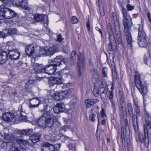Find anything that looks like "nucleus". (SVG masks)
Returning <instances> with one entry per match:
<instances>
[{
    "mask_svg": "<svg viewBox=\"0 0 151 151\" xmlns=\"http://www.w3.org/2000/svg\"><path fill=\"white\" fill-rule=\"evenodd\" d=\"M49 112H47L41 116L38 121L40 127L45 128L46 127L51 128L54 124L53 118L52 116L50 115Z\"/></svg>",
    "mask_w": 151,
    "mask_h": 151,
    "instance_id": "f257e3e1",
    "label": "nucleus"
},
{
    "mask_svg": "<svg viewBox=\"0 0 151 151\" xmlns=\"http://www.w3.org/2000/svg\"><path fill=\"white\" fill-rule=\"evenodd\" d=\"M107 30L110 42L108 44V49L109 54H112L113 51L116 52L117 51V47L111 25L110 23H109L107 24Z\"/></svg>",
    "mask_w": 151,
    "mask_h": 151,
    "instance_id": "f03ea898",
    "label": "nucleus"
},
{
    "mask_svg": "<svg viewBox=\"0 0 151 151\" xmlns=\"http://www.w3.org/2000/svg\"><path fill=\"white\" fill-rule=\"evenodd\" d=\"M135 86L142 94L146 95L147 92L146 84L141 81L139 74L137 73L134 75Z\"/></svg>",
    "mask_w": 151,
    "mask_h": 151,
    "instance_id": "7ed1b4c3",
    "label": "nucleus"
},
{
    "mask_svg": "<svg viewBox=\"0 0 151 151\" xmlns=\"http://www.w3.org/2000/svg\"><path fill=\"white\" fill-rule=\"evenodd\" d=\"M0 8V20L3 19L4 18L10 19L16 17L17 16V13L9 8L6 7Z\"/></svg>",
    "mask_w": 151,
    "mask_h": 151,
    "instance_id": "20e7f679",
    "label": "nucleus"
},
{
    "mask_svg": "<svg viewBox=\"0 0 151 151\" xmlns=\"http://www.w3.org/2000/svg\"><path fill=\"white\" fill-rule=\"evenodd\" d=\"M57 48L55 46L45 47L40 50L39 54H37L38 57L41 55L49 56L53 55L55 52L58 51Z\"/></svg>",
    "mask_w": 151,
    "mask_h": 151,
    "instance_id": "39448f33",
    "label": "nucleus"
},
{
    "mask_svg": "<svg viewBox=\"0 0 151 151\" xmlns=\"http://www.w3.org/2000/svg\"><path fill=\"white\" fill-rule=\"evenodd\" d=\"M78 75L81 76L83 74L85 67L84 54L83 52L80 53L78 61Z\"/></svg>",
    "mask_w": 151,
    "mask_h": 151,
    "instance_id": "423d86ee",
    "label": "nucleus"
},
{
    "mask_svg": "<svg viewBox=\"0 0 151 151\" xmlns=\"http://www.w3.org/2000/svg\"><path fill=\"white\" fill-rule=\"evenodd\" d=\"M71 91L70 89H68L60 92H56L52 94V97L56 101L62 100L70 95L71 93Z\"/></svg>",
    "mask_w": 151,
    "mask_h": 151,
    "instance_id": "0eeeda50",
    "label": "nucleus"
},
{
    "mask_svg": "<svg viewBox=\"0 0 151 151\" xmlns=\"http://www.w3.org/2000/svg\"><path fill=\"white\" fill-rule=\"evenodd\" d=\"M124 23V35L126 37L128 43L130 45L132 48V37L130 32L131 26H129Z\"/></svg>",
    "mask_w": 151,
    "mask_h": 151,
    "instance_id": "6e6552de",
    "label": "nucleus"
},
{
    "mask_svg": "<svg viewBox=\"0 0 151 151\" xmlns=\"http://www.w3.org/2000/svg\"><path fill=\"white\" fill-rule=\"evenodd\" d=\"M136 140L137 142L142 143L144 142L145 146L147 147L149 146V140L147 137H145V134L143 135V133L141 132H139L137 134Z\"/></svg>",
    "mask_w": 151,
    "mask_h": 151,
    "instance_id": "1a4fd4ad",
    "label": "nucleus"
},
{
    "mask_svg": "<svg viewBox=\"0 0 151 151\" xmlns=\"http://www.w3.org/2000/svg\"><path fill=\"white\" fill-rule=\"evenodd\" d=\"M122 12L124 18V20H123V25H124V23H125L124 24L126 25H128L129 26H132V19L130 17L126 9L123 8Z\"/></svg>",
    "mask_w": 151,
    "mask_h": 151,
    "instance_id": "9d476101",
    "label": "nucleus"
},
{
    "mask_svg": "<svg viewBox=\"0 0 151 151\" xmlns=\"http://www.w3.org/2000/svg\"><path fill=\"white\" fill-rule=\"evenodd\" d=\"M63 80L61 77L59 78L51 77L50 78L48 83L50 87L53 86L56 84H60L62 83Z\"/></svg>",
    "mask_w": 151,
    "mask_h": 151,
    "instance_id": "9b49d317",
    "label": "nucleus"
},
{
    "mask_svg": "<svg viewBox=\"0 0 151 151\" xmlns=\"http://www.w3.org/2000/svg\"><path fill=\"white\" fill-rule=\"evenodd\" d=\"M6 146L9 148L10 151H26L25 148L20 149L19 147L16 146L14 144L13 142H7Z\"/></svg>",
    "mask_w": 151,
    "mask_h": 151,
    "instance_id": "f8f14e48",
    "label": "nucleus"
},
{
    "mask_svg": "<svg viewBox=\"0 0 151 151\" xmlns=\"http://www.w3.org/2000/svg\"><path fill=\"white\" fill-rule=\"evenodd\" d=\"M25 51L26 54L29 57L34 56L35 52V46L33 44L27 45L25 47Z\"/></svg>",
    "mask_w": 151,
    "mask_h": 151,
    "instance_id": "ddd939ff",
    "label": "nucleus"
},
{
    "mask_svg": "<svg viewBox=\"0 0 151 151\" xmlns=\"http://www.w3.org/2000/svg\"><path fill=\"white\" fill-rule=\"evenodd\" d=\"M7 131V129L4 128L2 131H0V133L2 136L5 139L9 140V142H13V139L15 138V137L12 135H8V133L6 132Z\"/></svg>",
    "mask_w": 151,
    "mask_h": 151,
    "instance_id": "4468645a",
    "label": "nucleus"
},
{
    "mask_svg": "<svg viewBox=\"0 0 151 151\" xmlns=\"http://www.w3.org/2000/svg\"><path fill=\"white\" fill-rule=\"evenodd\" d=\"M20 53L17 49L8 53L9 58L12 60H18L19 58Z\"/></svg>",
    "mask_w": 151,
    "mask_h": 151,
    "instance_id": "2eb2a0df",
    "label": "nucleus"
},
{
    "mask_svg": "<svg viewBox=\"0 0 151 151\" xmlns=\"http://www.w3.org/2000/svg\"><path fill=\"white\" fill-rule=\"evenodd\" d=\"M56 69L55 67L53 66L50 64L49 65L45 66L44 68V70H43L44 73H45L49 75H55V72Z\"/></svg>",
    "mask_w": 151,
    "mask_h": 151,
    "instance_id": "dca6fc26",
    "label": "nucleus"
},
{
    "mask_svg": "<svg viewBox=\"0 0 151 151\" xmlns=\"http://www.w3.org/2000/svg\"><path fill=\"white\" fill-rule=\"evenodd\" d=\"M15 116L13 113L6 112L3 114V119L6 122H9L13 120Z\"/></svg>",
    "mask_w": 151,
    "mask_h": 151,
    "instance_id": "f3484780",
    "label": "nucleus"
},
{
    "mask_svg": "<svg viewBox=\"0 0 151 151\" xmlns=\"http://www.w3.org/2000/svg\"><path fill=\"white\" fill-rule=\"evenodd\" d=\"M138 39H148L145 31L143 30V25L142 24H139Z\"/></svg>",
    "mask_w": 151,
    "mask_h": 151,
    "instance_id": "a211bd4d",
    "label": "nucleus"
},
{
    "mask_svg": "<svg viewBox=\"0 0 151 151\" xmlns=\"http://www.w3.org/2000/svg\"><path fill=\"white\" fill-rule=\"evenodd\" d=\"M123 129V127L122 126V127L121 128V137L122 142V145L126 147V151H129L130 146V142H129V139L127 140V142L124 141V130Z\"/></svg>",
    "mask_w": 151,
    "mask_h": 151,
    "instance_id": "6ab92c4d",
    "label": "nucleus"
},
{
    "mask_svg": "<svg viewBox=\"0 0 151 151\" xmlns=\"http://www.w3.org/2000/svg\"><path fill=\"white\" fill-rule=\"evenodd\" d=\"M40 101L37 99H32L29 100V107L30 109L38 107L40 104Z\"/></svg>",
    "mask_w": 151,
    "mask_h": 151,
    "instance_id": "aec40b11",
    "label": "nucleus"
},
{
    "mask_svg": "<svg viewBox=\"0 0 151 151\" xmlns=\"http://www.w3.org/2000/svg\"><path fill=\"white\" fill-rule=\"evenodd\" d=\"M63 57L61 56H57L54 59L52 60L50 63L51 65L55 67V68L59 66L61 64Z\"/></svg>",
    "mask_w": 151,
    "mask_h": 151,
    "instance_id": "412c9836",
    "label": "nucleus"
},
{
    "mask_svg": "<svg viewBox=\"0 0 151 151\" xmlns=\"http://www.w3.org/2000/svg\"><path fill=\"white\" fill-rule=\"evenodd\" d=\"M8 58V54L5 51H0V64L5 63Z\"/></svg>",
    "mask_w": 151,
    "mask_h": 151,
    "instance_id": "4be33fe9",
    "label": "nucleus"
},
{
    "mask_svg": "<svg viewBox=\"0 0 151 151\" xmlns=\"http://www.w3.org/2000/svg\"><path fill=\"white\" fill-rule=\"evenodd\" d=\"M99 101V100L97 99H88L85 100V103L86 107L87 108H89L91 107V106H93L95 104Z\"/></svg>",
    "mask_w": 151,
    "mask_h": 151,
    "instance_id": "5701e85b",
    "label": "nucleus"
},
{
    "mask_svg": "<svg viewBox=\"0 0 151 151\" xmlns=\"http://www.w3.org/2000/svg\"><path fill=\"white\" fill-rule=\"evenodd\" d=\"M36 82V81L34 80H30L27 81L26 84L25 88L26 91L29 92L32 91V88L33 85Z\"/></svg>",
    "mask_w": 151,
    "mask_h": 151,
    "instance_id": "b1692460",
    "label": "nucleus"
},
{
    "mask_svg": "<svg viewBox=\"0 0 151 151\" xmlns=\"http://www.w3.org/2000/svg\"><path fill=\"white\" fill-rule=\"evenodd\" d=\"M54 146L48 143H46L44 144L42 147V151H53Z\"/></svg>",
    "mask_w": 151,
    "mask_h": 151,
    "instance_id": "393cba45",
    "label": "nucleus"
},
{
    "mask_svg": "<svg viewBox=\"0 0 151 151\" xmlns=\"http://www.w3.org/2000/svg\"><path fill=\"white\" fill-rule=\"evenodd\" d=\"M114 29L118 43L119 44H121L122 43V41L121 37V32L120 27H117L114 28Z\"/></svg>",
    "mask_w": 151,
    "mask_h": 151,
    "instance_id": "a878e982",
    "label": "nucleus"
},
{
    "mask_svg": "<svg viewBox=\"0 0 151 151\" xmlns=\"http://www.w3.org/2000/svg\"><path fill=\"white\" fill-rule=\"evenodd\" d=\"M45 67L42 65L36 63V65L34 68V69L37 73H44L43 70H44Z\"/></svg>",
    "mask_w": 151,
    "mask_h": 151,
    "instance_id": "bb28decb",
    "label": "nucleus"
},
{
    "mask_svg": "<svg viewBox=\"0 0 151 151\" xmlns=\"http://www.w3.org/2000/svg\"><path fill=\"white\" fill-rule=\"evenodd\" d=\"M41 135L39 133H36L32 134L29 137V139L34 143H36L39 141Z\"/></svg>",
    "mask_w": 151,
    "mask_h": 151,
    "instance_id": "cd10ccee",
    "label": "nucleus"
},
{
    "mask_svg": "<svg viewBox=\"0 0 151 151\" xmlns=\"http://www.w3.org/2000/svg\"><path fill=\"white\" fill-rule=\"evenodd\" d=\"M144 133L146 137L151 134V124L144 125Z\"/></svg>",
    "mask_w": 151,
    "mask_h": 151,
    "instance_id": "c85d7f7f",
    "label": "nucleus"
},
{
    "mask_svg": "<svg viewBox=\"0 0 151 151\" xmlns=\"http://www.w3.org/2000/svg\"><path fill=\"white\" fill-rule=\"evenodd\" d=\"M147 39H138L139 41L138 43L139 46L142 47H146L148 45Z\"/></svg>",
    "mask_w": 151,
    "mask_h": 151,
    "instance_id": "c756f323",
    "label": "nucleus"
},
{
    "mask_svg": "<svg viewBox=\"0 0 151 151\" xmlns=\"http://www.w3.org/2000/svg\"><path fill=\"white\" fill-rule=\"evenodd\" d=\"M132 119L134 129L135 131H137L138 129V125L137 116L135 115H133Z\"/></svg>",
    "mask_w": 151,
    "mask_h": 151,
    "instance_id": "7c9ffc66",
    "label": "nucleus"
},
{
    "mask_svg": "<svg viewBox=\"0 0 151 151\" xmlns=\"http://www.w3.org/2000/svg\"><path fill=\"white\" fill-rule=\"evenodd\" d=\"M34 19L37 22L43 21L45 19V15L42 14H37L34 16Z\"/></svg>",
    "mask_w": 151,
    "mask_h": 151,
    "instance_id": "2f4dec72",
    "label": "nucleus"
},
{
    "mask_svg": "<svg viewBox=\"0 0 151 151\" xmlns=\"http://www.w3.org/2000/svg\"><path fill=\"white\" fill-rule=\"evenodd\" d=\"M15 138L13 139V141L14 140H16V142L19 144L20 145L26 146L28 144V141L27 140H24L22 139H18L15 137Z\"/></svg>",
    "mask_w": 151,
    "mask_h": 151,
    "instance_id": "473e14b6",
    "label": "nucleus"
},
{
    "mask_svg": "<svg viewBox=\"0 0 151 151\" xmlns=\"http://www.w3.org/2000/svg\"><path fill=\"white\" fill-rule=\"evenodd\" d=\"M112 16L113 19L114 21V28H116L117 27H119L120 25L119 23V21L117 19V18L115 13H113L112 14Z\"/></svg>",
    "mask_w": 151,
    "mask_h": 151,
    "instance_id": "72a5a7b5",
    "label": "nucleus"
},
{
    "mask_svg": "<svg viewBox=\"0 0 151 151\" xmlns=\"http://www.w3.org/2000/svg\"><path fill=\"white\" fill-rule=\"evenodd\" d=\"M92 74V77L93 78H95L96 80H97L100 77V76L99 73V72L96 69L94 68L91 71Z\"/></svg>",
    "mask_w": 151,
    "mask_h": 151,
    "instance_id": "f704fd0d",
    "label": "nucleus"
},
{
    "mask_svg": "<svg viewBox=\"0 0 151 151\" xmlns=\"http://www.w3.org/2000/svg\"><path fill=\"white\" fill-rule=\"evenodd\" d=\"M145 123L144 125L151 124V117L149 114L146 112L145 114Z\"/></svg>",
    "mask_w": 151,
    "mask_h": 151,
    "instance_id": "c9c22d12",
    "label": "nucleus"
},
{
    "mask_svg": "<svg viewBox=\"0 0 151 151\" xmlns=\"http://www.w3.org/2000/svg\"><path fill=\"white\" fill-rule=\"evenodd\" d=\"M99 83L100 84L101 87V93L100 94H101V98L104 99L106 97V92L105 91L104 88H103L102 83L101 81H99Z\"/></svg>",
    "mask_w": 151,
    "mask_h": 151,
    "instance_id": "e433bc0d",
    "label": "nucleus"
},
{
    "mask_svg": "<svg viewBox=\"0 0 151 151\" xmlns=\"http://www.w3.org/2000/svg\"><path fill=\"white\" fill-rule=\"evenodd\" d=\"M21 5L19 6H20L25 9L30 10L31 8L28 6V3L26 0H23L21 1Z\"/></svg>",
    "mask_w": 151,
    "mask_h": 151,
    "instance_id": "4c0bfd02",
    "label": "nucleus"
},
{
    "mask_svg": "<svg viewBox=\"0 0 151 151\" xmlns=\"http://www.w3.org/2000/svg\"><path fill=\"white\" fill-rule=\"evenodd\" d=\"M76 58V52L75 51L73 50L71 53L70 58V63L72 65L74 64Z\"/></svg>",
    "mask_w": 151,
    "mask_h": 151,
    "instance_id": "58836bf2",
    "label": "nucleus"
},
{
    "mask_svg": "<svg viewBox=\"0 0 151 151\" xmlns=\"http://www.w3.org/2000/svg\"><path fill=\"white\" fill-rule=\"evenodd\" d=\"M33 132V130L32 129H25L21 130L20 133L26 135H30Z\"/></svg>",
    "mask_w": 151,
    "mask_h": 151,
    "instance_id": "ea45409f",
    "label": "nucleus"
},
{
    "mask_svg": "<svg viewBox=\"0 0 151 151\" xmlns=\"http://www.w3.org/2000/svg\"><path fill=\"white\" fill-rule=\"evenodd\" d=\"M101 86L100 85L99 88L95 87L93 89V93L94 95L96 97H97L101 93Z\"/></svg>",
    "mask_w": 151,
    "mask_h": 151,
    "instance_id": "a19ab883",
    "label": "nucleus"
},
{
    "mask_svg": "<svg viewBox=\"0 0 151 151\" xmlns=\"http://www.w3.org/2000/svg\"><path fill=\"white\" fill-rule=\"evenodd\" d=\"M58 106L60 112L64 111L66 109L65 104L63 103H58L57 104Z\"/></svg>",
    "mask_w": 151,
    "mask_h": 151,
    "instance_id": "79ce46f5",
    "label": "nucleus"
},
{
    "mask_svg": "<svg viewBox=\"0 0 151 151\" xmlns=\"http://www.w3.org/2000/svg\"><path fill=\"white\" fill-rule=\"evenodd\" d=\"M111 104V107L113 110V112L114 113L116 109V103L114 100H110Z\"/></svg>",
    "mask_w": 151,
    "mask_h": 151,
    "instance_id": "37998d69",
    "label": "nucleus"
},
{
    "mask_svg": "<svg viewBox=\"0 0 151 151\" xmlns=\"http://www.w3.org/2000/svg\"><path fill=\"white\" fill-rule=\"evenodd\" d=\"M6 48L8 49V53L10 52L13 51L17 49H16L15 46L12 44L10 45H7L6 47Z\"/></svg>",
    "mask_w": 151,
    "mask_h": 151,
    "instance_id": "c03bdc74",
    "label": "nucleus"
},
{
    "mask_svg": "<svg viewBox=\"0 0 151 151\" xmlns=\"http://www.w3.org/2000/svg\"><path fill=\"white\" fill-rule=\"evenodd\" d=\"M9 3H11V0H0V8H3L4 6L2 5V4H4V5H6Z\"/></svg>",
    "mask_w": 151,
    "mask_h": 151,
    "instance_id": "a18cd8bd",
    "label": "nucleus"
},
{
    "mask_svg": "<svg viewBox=\"0 0 151 151\" xmlns=\"http://www.w3.org/2000/svg\"><path fill=\"white\" fill-rule=\"evenodd\" d=\"M17 30L16 28H10L8 30L9 35H13L17 33Z\"/></svg>",
    "mask_w": 151,
    "mask_h": 151,
    "instance_id": "49530a36",
    "label": "nucleus"
},
{
    "mask_svg": "<svg viewBox=\"0 0 151 151\" xmlns=\"http://www.w3.org/2000/svg\"><path fill=\"white\" fill-rule=\"evenodd\" d=\"M23 0H11V3L17 6L21 5V1Z\"/></svg>",
    "mask_w": 151,
    "mask_h": 151,
    "instance_id": "de8ad7c7",
    "label": "nucleus"
},
{
    "mask_svg": "<svg viewBox=\"0 0 151 151\" xmlns=\"http://www.w3.org/2000/svg\"><path fill=\"white\" fill-rule=\"evenodd\" d=\"M128 112L130 116L133 114V109L132 105L131 103H129L127 104Z\"/></svg>",
    "mask_w": 151,
    "mask_h": 151,
    "instance_id": "09e8293b",
    "label": "nucleus"
},
{
    "mask_svg": "<svg viewBox=\"0 0 151 151\" xmlns=\"http://www.w3.org/2000/svg\"><path fill=\"white\" fill-rule=\"evenodd\" d=\"M122 111L123 112H126L127 111V106L126 103L124 102H122L121 104Z\"/></svg>",
    "mask_w": 151,
    "mask_h": 151,
    "instance_id": "8fccbe9b",
    "label": "nucleus"
},
{
    "mask_svg": "<svg viewBox=\"0 0 151 151\" xmlns=\"http://www.w3.org/2000/svg\"><path fill=\"white\" fill-rule=\"evenodd\" d=\"M19 110L20 112V117L24 116H26V114L25 111H23L22 109V106H21L19 108Z\"/></svg>",
    "mask_w": 151,
    "mask_h": 151,
    "instance_id": "3c124183",
    "label": "nucleus"
},
{
    "mask_svg": "<svg viewBox=\"0 0 151 151\" xmlns=\"http://www.w3.org/2000/svg\"><path fill=\"white\" fill-rule=\"evenodd\" d=\"M96 116V114H95L94 113L92 114L89 116V120L93 122H94L95 120Z\"/></svg>",
    "mask_w": 151,
    "mask_h": 151,
    "instance_id": "603ef678",
    "label": "nucleus"
},
{
    "mask_svg": "<svg viewBox=\"0 0 151 151\" xmlns=\"http://www.w3.org/2000/svg\"><path fill=\"white\" fill-rule=\"evenodd\" d=\"M107 72V68H106L104 67L102 69V76L103 77H107L106 75Z\"/></svg>",
    "mask_w": 151,
    "mask_h": 151,
    "instance_id": "864d4df0",
    "label": "nucleus"
},
{
    "mask_svg": "<svg viewBox=\"0 0 151 151\" xmlns=\"http://www.w3.org/2000/svg\"><path fill=\"white\" fill-rule=\"evenodd\" d=\"M71 22L73 24H76L78 22L77 18L75 16H73L71 18Z\"/></svg>",
    "mask_w": 151,
    "mask_h": 151,
    "instance_id": "5fc2aeb1",
    "label": "nucleus"
},
{
    "mask_svg": "<svg viewBox=\"0 0 151 151\" xmlns=\"http://www.w3.org/2000/svg\"><path fill=\"white\" fill-rule=\"evenodd\" d=\"M114 97V93L112 91H109V99L110 100H113V98Z\"/></svg>",
    "mask_w": 151,
    "mask_h": 151,
    "instance_id": "6e6d98bb",
    "label": "nucleus"
},
{
    "mask_svg": "<svg viewBox=\"0 0 151 151\" xmlns=\"http://www.w3.org/2000/svg\"><path fill=\"white\" fill-rule=\"evenodd\" d=\"M53 111L55 113H58L59 112H60L57 104L56 106H55L53 108Z\"/></svg>",
    "mask_w": 151,
    "mask_h": 151,
    "instance_id": "4d7b16f0",
    "label": "nucleus"
},
{
    "mask_svg": "<svg viewBox=\"0 0 151 151\" xmlns=\"http://www.w3.org/2000/svg\"><path fill=\"white\" fill-rule=\"evenodd\" d=\"M99 10H100V13H101V15L103 16H104V9L103 8H101L100 7V4H99Z\"/></svg>",
    "mask_w": 151,
    "mask_h": 151,
    "instance_id": "13d9d810",
    "label": "nucleus"
},
{
    "mask_svg": "<svg viewBox=\"0 0 151 151\" xmlns=\"http://www.w3.org/2000/svg\"><path fill=\"white\" fill-rule=\"evenodd\" d=\"M20 119L22 120V121L23 122H29V121L27 120L26 116H24L22 117H20Z\"/></svg>",
    "mask_w": 151,
    "mask_h": 151,
    "instance_id": "bf43d9fd",
    "label": "nucleus"
},
{
    "mask_svg": "<svg viewBox=\"0 0 151 151\" xmlns=\"http://www.w3.org/2000/svg\"><path fill=\"white\" fill-rule=\"evenodd\" d=\"M127 8L128 11H131L133 9L134 7L132 6H131L130 4H128L127 6Z\"/></svg>",
    "mask_w": 151,
    "mask_h": 151,
    "instance_id": "052dcab7",
    "label": "nucleus"
},
{
    "mask_svg": "<svg viewBox=\"0 0 151 151\" xmlns=\"http://www.w3.org/2000/svg\"><path fill=\"white\" fill-rule=\"evenodd\" d=\"M136 112L137 116H139L140 115V113L139 108L138 106L137 107V108L136 109Z\"/></svg>",
    "mask_w": 151,
    "mask_h": 151,
    "instance_id": "680f3d73",
    "label": "nucleus"
},
{
    "mask_svg": "<svg viewBox=\"0 0 151 151\" xmlns=\"http://www.w3.org/2000/svg\"><path fill=\"white\" fill-rule=\"evenodd\" d=\"M86 27L89 32L90 31V21L88 19L86 22Z\"/></svg>",
    "mask_w": 151,
    "mask_h": 151,
    "instance_id": "e2e57ef3",
    "label": "nucleus"
},
{
    "mask_svg": "<svg viewBox=\"0 0 151 151\" xmlns=\"http://www.w3.org/2000/svg\"><path fill=\"white\" fill-rule=\"evenodd\" d=\"M57 40L59 42H61L62 41L63 39L62 38V36L61 34H59L58 36Z\"/></svg>",
    "mask_w": 151,
    "mask_h": 151,
    "instance_id": "0e129e2a",
    "label": "nucleus"
},
{
    "mask_svg": "<svg viewBox=\"0 0 151 151\" xmlns=\"http://www.w3.org/2000/svg\"><path fill=\"white\" fill-rule=\"evenodd\" d=\"M101 116L102 117H104L106 116V114L105 113L104 110L103 108H102L101 111Z\"/></svg>",
    "mask_w": 151,
    "mask_h": 151,
    "instance_id": "69168bd1",
    "label": "nucleus"
},
{
    "mask_svg": "<svg viewBox=\"0 0 151 151\" xmlns=\"http://www.w3.org/2000/svg\"><path fill=\"white\" fill-rule=\"evenodd\" d=\"M129 125H125V133H129Z\"/></svg>",
    "mask_w": 151,
    "mask_h": 151,
    "instance_id": "338daca9",
    "label": "nucleus"
},
{
    "mask_svg": "<svg viewBox=\"0 0 151 151\" xmlns=\"http://www.w3.org/2000/svg\"><path fill=\"white\" fill-rule=\"evenodd\" d=\"M95 29L96 30L98 31L99 32L101 35V37H102L103 34L101 29L98 27H96Z\"/></svg>",
    "mask_w": 151,
    "mask_h": 151,
    "instance_id": "774afa93",
    "label": "nucleus"
}]
</instances>
